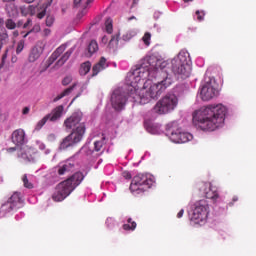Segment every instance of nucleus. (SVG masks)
<instances>
[{"mask_svg": "<svg viewBox=\"0 0 256 256\" xmlns=\"http://www.w3.org/2000/svg\"><path fill=\"white\" fill-rule=\"evenodd\" d=\"M159 69H163V64L155 56H147L136 65V68L127 74V79L131 82L122 88H116L112 91L110 96V103L112 109L117 112L123 111L127 105V99H133L137 103V89L133 83H139L141 79H148L151 73H155Z\"/></svg>", "mask_w": 256, "mask_h": 256, "instance_id": "obj_1", "label": "nucleus"}, {"mask_svg": "<svg viewBox=\"0 0 256 256\" xmlns=\"http://www.w3.org/2000/svg\"><path fill=\"white\" fill-rule=\"evenodd\" d=\"M227 107L223 104L208 105L193 114V124L202 131H215L225 125Z\"/></svg>", "mask_w": 256, "mask_h": 256, "instance_id": "obj_2", "label": "nucleus"}, {"mask_svg": "<svg viewBox=\"0 0 256 256\" xmlns=\"http://www.w3.org/2000/svg\"><path fill=\"white\" fill-rule=\"evenodd\" d=\"M81 121H83V112L81 111L74 112L70 117L65 119L64 127L69 130L72 129V132L60 143V151H65V149H69V147H75L77 143L83 141L87 128L85 122Z\"/></svg>", "mask_w": 256, "mask_h": 256, "instance_id": "obj_3", "label": "nucleus"}, {"mask_svg": "<svg viewBox=\"0 0 256 256\" xmlns=\"http://www.w3.org/2000/svg\"><path fill=\"white\" fill-rule=\"evenodd\" d=\"M85 179V175L81 172H76L68 179L60 182L56 188L55 192L52 195L53 201H64L81 185L82 181Z\"/></svg>", "mask_w": 256, "mask_h": 256, "instance_id": "obj_4", "label": "nucleus"}, {"mask_svg": "<svg viewBox=\"0 0 256 256\" xmlns=\"http://www.w3.org/2000/svg\"><path fill=\"white\" fill-rule=\"evenodd\" d=\"M172 83L173 79H171L169 76H166L164 80L152 84L148 90H142L141 94L136 96L139 104L146 105V103H149L151 99H159L165 89H167V87H169V85Z\"/></svg>", "mask_w": 256, "mask_h": 256, "instance_id": "obj_5", "label": "nucleus"}, {"mask_svg": "<svg viewBox=\"0 0 256 256\" xmlns=\"http://www.w3.org/2000/svg\"><path fill=\"white\" fill-rule=\"evenodd\" d=\"M187 57L189 54L181 51L177 57L171 61V69L174 75L180 77V79H187L191 75L189 64L187 63Z\"/></svg>", "mask_w": 256, "mask_h": 256, "instance_id": "obj_6", "label": "nucleus"}, {"mask_svg": "<svg viewBox=\"0 0 256 256\" xmlns=\"http://www.w3.org/2000/svg\"><path fill=\"white\" fill-rule=\"evenodd\" d=\"M178 103L179 99H177L175 94H167L155 104L152 108V113H156V115H167V113L175 110Z\"/></svg>", "mask_w": 256, "mask_h": 256, "instance_id": "obj_7", "label": "nucleus"}, {"mask_svg": "<svg viewBox=\"0 0 256 256\" xmlns=\"http://www.w3.org/2000/svg\"><path fill=\"white\" fill-rule=\"evenodd\" d=\"M166 135L173 143H187L193 139V135L188 132H183L179 128L177 121L170 122L166 125Z\"/></svg>", "mask_w": 256, "mask_h": 256, "instance_id": "obj_8", "label": "nucleus"}, {"mask_svg": "<svg viewBox=\"0 0 256 256\" xmlns=\"http://www.w3.org/2000/svg\"><path fill=\"white\" fill-rule=\"evenodd\" d=\"M209 216V203L207 200H199L194 204V209L190 217V221H193L196 225L205 223Z\"/></svg>", "mask_w": 256, "mask_h": 256, "instance_id": "obj_9", "label": "nucleus"}, {"mask_svg": "<svg viewBox=\"0 0 256 256\" xmlns=\"http://www.w3.org/2000/svg\"><path fill=\"white\" fill-rule=\"evenodd\" d=\"M153 183H155V181H153L151 175L139 174L132 179V182L130 184V191L132 193H143V191H145V187L147 189H151Z\"/></svg>", "mask_w": 256, "mask_h": 256, "instance_id": "obj_10", "label": "nucleus"}, {"mask_svg": "<svg viewBox=\"0 0 256 256\" xmlns=\"http://www.w3.org/2000/svg\"><path fill=\"white\" fill-rule=\"evenodd\" d=\"M219 91L215 89V80L208 77L205 78L202 87L200 88V97L202 101H211L214 97H217Z\"/></svg>", "mask_w": 256, "mask_h": 256, "instance_id": "obj_11", "label": "nucleus"}, {"mask_svg": "<svg viewBox=\"0 0 256 256\" xmlns=\"http://www.w3.org/2000/svg\"><path fill=\"white\" fill-rule=\"evenodd\" d=\"M63 111H65V107H63V105H59L54 108L51 113L47 114L36 124L35 130L41 131L45 123H47L48 121H51L52 123H55V121H59V119H61L63 115Z\"/></svg>", "mask_w": 256, "mask_h": 256, "instance_id": "obj_12", "label": "nucleus"}, {"mask_svg": "<svg viewBox=\"0 0 256 256\" xmlns=\"http://www.w3.org/2000/svg\"><path fill=\"white\" fill-rule=\"evenodd\" d=\"M23 205V199H21V193L14 192L2 207H8L7 211H13V209H19Z\"/></svg>", "mask_w": 256, "mask_h": 256, "instance_id": "obj_13", "label": "nucleus"}, {"mask_svg": "<svg viewBox=\"0 0 256 256\" xmlns=\"http://www.w3.org/2000/svg\"><path fill=\"white\" fill-rule=\"evenodd\" d=\"M43 51H45V43L38 42L36 46H34L29 54L28 61L30 63H35L41 55H43Z\"/></svg>", "mask_w": 256, "mask_h": 256, "instance_id": "obj_14", "label": "nucleus"}, {"mask_svg": "<svg viewBox=\"0 0 256 256\" xmlns=\"http://www.w3.org/2000/svg\"><path fill=\"white\" fill-rule=\"evenodd\" d=\"M56 171L60 177H62V175H67V173H73V171H75V162L67 160L64 163H60L56 167Z\"/></svg>", "mask_w": 256, "mask_h": 256, "instance_id": "obj_15", "label": "nucleus"}, {"mask_svg": "<svg viewBox=\"0 0 256 256\" xmlns=\"http://www.w3.org/2000/svg\"><path fill=\"white\" fill-rule=\"evenodd\" d=\"M12 143L17 147H21L27 143V139L25 138V130L24 129H17L12 133L11 136Z\"/></svg>", "mask_w": 256, "mask_h": 256, "instance_id": "obj_16", "label": "nucleus"}, {"mask_svg": "<svg viewBox=\"0 0 256 256\" xmlns=\"http://www.w3.org/2000/svg\"><path fill=\"white\" fill-rule=\"evenodd\" d=\"M107 67H109V64H107V59H105V57H101L99 62L92 68V77L99 75L100 71L107 69Z\"/></svg>", "mask_w": 256, "mask_h": 256, "instance_id": "obj_17", "label": "nucleus"}, {"mask_svg": "<svg viewBox=\"0 0 256 256\" xmlns=\"http://www.w3.org/2000/svg\"><path fill=\"white\" fill-rule=\"evenodd\" d=\"M65 49H67V47L65 45H61L60 47H58L52 54L51 56L48 58V66L47 67H51V65L54 64V62L56 61V59H59V57H61V55H63V53H65Z\"/></svg>", "mask_w": 256, "mask_h": 256, "instance_id": "obj_18", "label": "nucleus"}, {"mask_svg": "<svg viewBox=\"0 0 256 256\" xmlns=\"http://www.w3.org/2000/svg\"><path fill=\"white\" fill-rule=\"evenodd\" d=\"M174 93L176 97H183V95H187L189 93V86L186 84L177 85L174 88Z\"/></svg>", "mask_w": 256, "mask_h": 256, "instance_id": "obj_19", "label": "nucleus"}, {"mask_svg": "<svg viewBox=\"0 0 256 256\" xmlns=\"http://www.w3.org/2000/svg\"><path fill=\"white\" fill-rule=\"evenodd\" d=\"M73 51H75V48H70L65 54H63L62 57L56 62L57 67H63V65L69 61V57L73 55Z\"/></svg>", "mask_w": 256, "mask_h": 256, "instance_id": "obj_20", "label": "nucleus"}, {"mask_svg": "<svg viewBox=\"0 0 256 256\" xmlns=\"http://www.w3.org/2000/svg\"><path fill=\"white\" fill-rule=\"evenodd\" d=\"M75 87H77V84H73L69 88L65 89L62 93H60L57 97L53 99V103H57V101H61L63 97H67V95H71L73 93Z\"/></svg>", "mask_w": 256, "mask_h": 256, "instance_id": "obj_21", "label": "nucleus"}, {"mask_svg": "<svg viewBox=\"0 0 256 256\" xmlns=\"http://www.w3.org/2000/svg\"><path fill=\"white\" fill-rule=\"evenodd\" d=\"M21 14L26 16V15H35L37 13V6L33 5H28V6H22L20 7Z\"/></svg>", "mask_w": 256, "mask_h": 256, "instance_id": "obj_22", "label": "nucleus"}, {"mask_svg": "<svg viewBox=\"0 0 256 256\" xmlns=\"http://www.w3.org/2000/svg\"><path fill=\"white\" fill-rule=\"evenodd\" d=\"M9 43V34L7 33V29L1 28L0 30V45H7Z\"/></svg>", "mask_w": 256, "mask_h": 256, "instance_id": "obj_23", "label": "nucleus"}, {"mask_svg": "<svg viewBox=\"0 0 256 256\" xmlns=\"http://www.w3.org/2000/svg\"><path fill=\"white\" fill-rule=\"evenodd\" d=\"M87 51L89 53V57L94 53H97V51H99V44H97V41L91 40L87 47Z\"/></svg>", "mask_w": 256, "mask_h": 256, "instance_id": "obj_24", "label": "nucleus"}, {"mask_svg": "<svg viewBox=\"0 0 256 256\" xmlns=\"http://www.w3.org/2000/svg\"><path fill=\"white\" fill-rule=\"evenodd\" d=\"M18 157H20L24 161H28L29 163L35 161V158L31 154H29V152L23 151V149H20V151L18 152Z\"/></svg>", "mask_w": 256, "mask_h": 256, "instance_id": "obj_25", "label": "nucleus"}, {"mask_svg": "<svg viewBox=\"0 0 256 256\" xmlns=\"http://www.w3.org/2000/svg\"><path fill=\"white\" fill-rule=\"evenodd\" d=\"M127 223L128 224L123 225V229L125 231H135V229L137 228V223L131 218H128Z\"/></svg>", "mask_w": 256, "mask_h": 256, "instance_id": "obj_26", "label": "nucleus"}, {"mask_svg": "<svg viewBox=\"0 0 256 256\" xmlns=\"http://www.w3.org/2000/svg\"><path fill=\"white\" fill-rule=\"evenodd\" d=\"M209 187H210V191L206 192L207 199H212L213 201H217V199H219V193H217L216 190H213V186H211V184H209Z\"/></svg>", "mask_w": 256, "mask_h": 256, "instance_id": "obj_27", "label": "nucleus"}, {"mask_svg": "<svg viewBox=\"0 0 256 256\" xmlns=\"http://www.w3.org/2000/svg\"><path fill=\"white\" fill-rule=\"evenodd\" d=\"M51 3H53V0H50L48 3L43 4L42 11L37 14L38 19H43V17L47 15V7H51Z\"/></svg>", "mask_w": 256, "mask_h": 256, "instance_id": "obj_28", "label": "nucleus"}, {"mask_svg": "<svg viewBox=\"0 0 256 256\" xmlns=\"http://www.w3.org/2000/svg\"><path fill=\"white\" fill-rule=\"evenodd\" d=\"M91 71V62H84L80 67V75H87Z\"/></svg>", "mask_w": 256, "mask_h": 256, "instance_id": "obj_29", "label": "nucleus"}, {"mask_svg": "<svg viewBox=\"0 0 256 256\" xmlns=\"http://www.w3.org/2000/svg\"><path fill=\"white\" fill-rule=\"evenodd\" d=\"M5 27L6 29H16L17 28V23H15V21H13V19L9 18L5 21Z\"/></svg>", "mask_w": 256, "mask_h": 256, "instance_id": "obj_30", "label": "nucleus"}, {"mask_svg": "<svg viewBox=\"0 0 256 256\" xmlns=\"http://www.w3.org/2000/svg\"><path fill=\"white\" fill-rule=\"evenodd\" d=\"M40 31H41V26H39V24H36V25H34V27L30 31H28L23 36V38L26 39L30 35V33H39Z\"/></svg>", "mask_w": 256, "mask_h": 256, "instance_id": "obj_31", "label": "nucleus"}, {"mask_svg": "<svg viewBox=\"0 0 256 256\" xmlns=\"http://www.w3.org/2000/svg\"><path fill=\"white\" fill-rule=\"evenodd\" d=\"M22 181L26 189H33V183L29 182V179L27 178V174L23 176Z\"/></svg>", "mask_w": 256, "mask_h": 256, "instance_id": "obj_32", "label": "nucleus"}, {"mask_svg": "<svg viewBox=\"0 0 256 256\" xmlns=\"http://www.w3.org/2000/svg\"><path fill=\"white\" fill-rule=\"evenodd\" d=\"M55 23V16L49 14L46 17V26L47 27H53V24Z\"/></svg>", "mask_w": 256, "mask_h": 256, "instance_id": "obj_33", "label": "nucleus"}, {"mask_svg": "<svg viewBox=\"0 0 256 256\" xmlns=\"http://www.w3.org/2000/svg\"><path fill=\"white\" fill-rule=\"evenodd\" d=\"M105 25H106V32L111 35V33H113V23H112L111 19L108 18L106 20Z\"/></svg>", "mask_w": 256, "mask_h": 256, "instance_id": "obj_34", "label": "nucleus"}, {"mask_svg": "<svg viewBox=\"0 0 256 256\" xmlns=\"http://www.w3.org/2000/svg\"><path fill=\"white\" fill-rule=\"evenodd\" d=\"M23 49H25V40H20L18 42L17 48H16L17 55H19V53H21V51H23Z\"/></svg>", "mask_w": 256, "mask_h": 256, "instance_id": "obj_35", "label": "nucleus"}, {"mask_svg": "<svg viewBox=\"0 0 256 256\" xmlns=\"http://www.w3.org/2000/svg\"><path fill=\"white\" fill-rule=\"evenodd\" d=\"M142 41L145 43V45H150L151 44V33L146 32L142 38Z\"/></svg>", "mask_w": 256, "mask_h": 256, "instance_id": "obj_36", "label": "nucleus"}, {"mask_svg": "<svg viewBox=\"0 0 256 256\" xmlns=\"http://www.w3.org/2000/svg\"><path fill=\"white\" fill-rule=\"evenodd\" d=\"M103 148V140L94 142V150L99 152Z\"/></svg>", "mask_w": 256, "mask_h": 256, "instance_id": "obj_37", "label": "nucleus"}, {"mask_svg": "<svg viewBox=\"0 0 256 256\" xmlns=\"http://www.w3.org/2000/svg\"><path fill=\"white\" fill-rule=\"evenodd\" d=\"M71 81H73V77H71V76H66V77L62 80V85H64V87H67V85H69V83H71Z\"/></svg>", "mask_w": 256, "mask_h": 256, "instance_id": "obj_38", "label": "nucleus"}, {"mask_svg": "<svg viewBox=\"0 0 256 256\" xmlns=\"http://www.w3.org/2000/svg\"><path fill=\"white\" fill-rule=\"evenodd\" d=\"M109 43H110V45H113V43H115V45H117V43H119V33L113 35Z\"/></svg>", "mask_w": 256, "mask_h": 256, "instance_id": "obj_39", "label": "nucleus"}, {"mask_svg": "<svg viewBox=\"0 0 256 256\" xmlns=\"http://www.w3.org/2000/svg\"><path fill=\"white\" fill-rule=\"evenodd\" d=\"M132 38H133V35H131V33H127L122 36L123 41H131Z\"/></svg>", "mask_w": 256, "mask_h": 256, "instance_id": "obj_40", "label": "nucleus"}, {"mask_svg": "<svg viewBox=\"0 0 256 256\" xmlns=\"http://www.w3.org/2000/svg\"><path fill=\"white\" fill-rule=\"evenodd\" d=\"M31 23H33V21L28 18L27 21L24 23L23 29H27L29 25H31Z\"/></svg>", "mask_w": 256, "mask_h": 256, "instance_id": "obj_41", "label": "nucleus"}, {"mask_svg": "<svg viewBox=\"0 0 256 256\" xmlns=\"http://www.w3.org/2000/svg\"><path fill=\"white\" fill-rule=\"evenodd\" d=\"M122 175H123L124 179H131V173L130 172L125 171V172H123Z\"/></svg>", "mask_w": 256, "mask_h": 256, "instance_id": "obj_42", "label": "nucleus"}, {"mask_svg": "<svg viewBox=\"0 0 256 256\" xmlns=\"http://www.w3.org/2000/svg\"><path fill=\"white\" fill-rule=\"evenodd\" d=\"M25 25V22H23V20H19L17 23H16V27H24Z\"/></svg>", "mask_w": 256, "mask_h": 256, "instance_id": "obj_43", "label": "nucleus"}, {"mask_svg": "<svg viewBox=\"0 0 256 256\" xmlns=\"http://www.w3.org/2000/svg\"><path fill=\"white\" fill-rule=\"evenodd\" d=\"M183 213H185V210L181 209L177 214L178 219H181V217H183Z\"/></svg>", "mask_w": 256, "mask_h": 256, "instance_id": "obj_44", "label": "nucleus"}, {"mask_svg": "<svg viewBox=\"0 0 256 256\" xmlns=\"http://www.w3.org/2000/svg\"><path fill=\"white\" fill-rule=\"evenodd\" d=\"M85 15H87V12H84L83 14H81V12H79L77 14V19H81V18L85 17Z\"/></svg>", "mask_w": 256, "mask_h": 256, "instance_id": "obj_45", "label": "nucleus"}, {"mask_svg": "<svg viewBox=\"0 0 256 256\" xmlns=\"http://www.w3.org/2000/svg\"><path fill=\"white\" fill-rule=\"evenodd\" d=\"M4 24H5V20H3V18H0V31L1 29H5V27H3Z\"/></svg>", "mask_w": 256, "mask_h": 256, "instance_id": "obj_46", "label": "nucleus"}, {"mask_svg": "<svg viewBox=\"0 0 256 256\" xmlns=\"http://www.w3.org/2000/svg\"><path fill=\"white\" fill-rule=\"evenodd\" d=\"M29 111H30L29 107H25L23 109L22 113H23V115H28Z\"/></svg>", "mask_w": 256, "mask_h": 256, "instance_id": "obj_47", "label": "nucleus"}, {"mask_svg": "<svg viewBox=\"0 0 256 256\" xmlns=\"http://www.w3.org/2000/svg\"><path fill=\"white\" fill-rule=\"evenodd\" d=\"M159 17H161V12H155L154 13V19H159Z\"/></svg>", "mask_w": 256, "mask_h": 256, "instance_id": "obj_48", "label": "nucleus"}, {"mask_svg": "<svg viewBox=\"0 0 256 256\" xmlns=\"http://www.w3.org/2000/svg\"><path fill=\"white\" fill-rule=\"evenodd\" d=\"M51 34V30L49 28L44 29V35H50Z\"/></svg>", "mask_w": 256, "mask_h": 256, "instance_id": "obj_49", "label": "nucleus"}, {"mask_svg": "<svg viewBox=\"0 0 256 256\" xmlns=\"http://www.w3.org/2000/svg\"><path fill=\"white\" fill-rule=\"evenodd\" d=\"M201 12L196 11V15H198V21H203V16L199 15Z\"/></svg>", "mask_w": 256, "mask_h": 256, "instance_id": "obj_50", "label": "nucleus"}, {"mask_svg": "<svg viewBox=\"0 0 256 256\" xmlns=\"http://www.w3.org/2000/svg\"><path fill=\"white\" fill-rule=\"evenodd\" d=\"M81 0H74V7H79Z\"/></svg>", "mask_w": 256, "mask_h": 256, "instance_id": "obj_51", "label": "nucleus"}, {"mask_svg": "<svg viewBox=\"0 0 256 256\" xmlns=\"http://www.w3.org/2000/svg\"><path fill=\"white\" fill-rule=\"evenodd\" d=\"M39 149H41V151H43V150L45 149V144L40 143V144H39Z\"/></svg>", "mask_w": 256, "mask_h": 256, "instance_id": "obj_52", "label": "nucleus"}, {"mask_svg": "<svg viewBox=\"0 0 256 256\" xmlns=\"http://www.w3.org/2000/svg\"><path fill=\"white\" fill-rule=\"evenodd\" d=\"M137 3H139V0H133L131 8L135 7V5H137Z\"/></svg>", "mask_w": 256, "mask_h": 256, "instance_id": "obj_53", "label": "nucleus"}, {"mask_svg": "<svg viewBox=\"0 0 256 256\" xmlns=\"http://www.w3.org/2000/svg\"><path fill=\"white\" fill-rule=\"evenodd\" d=\"M80 96H81V93H79L77 96H75V97L72 99L70 105H73V101H75V99H77V97H80Z\"/></svg>", "mask_w": 256, "mask_h": 256, "instance_id": "obj_54", "label": "nucleus"}, {"mask_svg": "<svg viewBox=\"0 0 256 256\" xmlns=\"http://www.w3.org/2000/svg\"><path fill=\"white\" fill-rule=\"evenodd\" d=\"M48 138L51 139V140H54V139H55V134H50V135L48 136Z\"/></svg>", "mask_w": 256, "mask_h": 256, "instance_id": "obj_55", "label": "nucleus"}, {"mask_svg": "<svg viewBox=\"0 0 256 256\" xmlns=\"http://www.w3.org/2000/svg\"><path fill=\"white\" fill-rule=\"evenodd\" d=\"M13 36H14V37H19V31H14V32H13Z\"/></svg>", "mask_w": 256, "mask_h": 256, "instance_id": "obj_56", "label": "nucleus"}, {"mask_svg": "<svg viewBox=\"0 0 256 256\" xmlns=\"http://www.w3.org/2000/svg\"><path fill=\"white\" fill-rule=\"evenodd\" d=\"M87 6L84 7V9L82 11H80V13L83 15V13H87Z\"/></svg>", "mask_w": 256, "mask_h": 256, "instance_id": "obj_57", "label": "nucleus"}, {"mask_svg": "<svg viewBox=\"0 0 256 256\" xmlns=\"http://www.w3.org/2000/svg\"><path fill=\"white\" fill-rule=\"evenodd\" d=\"M25 3H33L35 0H24Z\"/></svg>", "mask_w": 256, "mask_h": 256, "instance_id": "obj_58", "label": "nucleus"}, {"mask_svg": "<svg viewBox=\"0 0 256 256\" xmlns=\"http://www.w3.org/2000/svg\"><path fill=\"white\" fill-rule=\"evenodd\" d=\"M133 19H136L135 16H131L130 18H128V21H133Z\"/></svg>", "mask_w": 256, "mask_h": 256, "instance_id": "obj_59", "label": "nucleus"}, {"mask_svg": "<svg viewBox=\"0 0 256 256\" xmlns=\"http://www.w3.org/2000/svg\"><path fill=\"white\" fill-rule=\"evenodd\" d=\"M89 3H93V0H87L86 5H89Z\"/></svg>", "mask_w": 256, "mask_h": 256, "instance_id": "obj_60", "label": "nucleus"}, {"mask_svg": "<svg viewBox=\"0 0 256 256\" xmlns=\"http://www.w3.org/2000/svg\"><path fill=\"white\" fill-rule=\"evenodd\" d=\"M50 153H51L50 150H46V151H45V154H46V155H49Z\"/></svg>", "mask_w": 256, "mask_h": 256, "instance_id": "obj_61", "label": "nucleus"}, {"mask_svg": "<svg viewBox=\"0 0 256 256\" xmlns=\"http://www.w3.org/2000/svg\"><path fill=\"white\" fill-rule=\"evenodd\" d=\"M3 1H4V3H9V2L15 1V0H3Z\"/></svg>", "mask_w": 256, "mask_h": 256, "instance_id": "obj_62", "label": "nucleus"}, {"mask_svg": "<svg viewBox=\"0 0 256 256\" xmlns=\"http://www.w3.org/2000/svg\"><path fill=\"white\" fill-rule=\"evenodd\" d=\"M12 151H15V148H10Z\"/></svg>", "mask_w": 256, "mask_h": 256, "instance_id": "obj_63", "label": "nucleus"}, {"mask_svg": "<svg viewBox=\"0 0 256 256\" xmlns=\"http://www.w3.org/2000/svg\"><path fill=\"white\" fill-rule=\"evenodd\" d=\"M5 57H6V56L4 55V56L2 57V59L4 60V59H5Z\"/></svg>", "mask_w": 256, "mask_h": 256, "instance_id": "obj_64", "label": "nucleus"}]
</instances>
